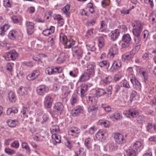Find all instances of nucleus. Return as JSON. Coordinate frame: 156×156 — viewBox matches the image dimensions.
Here are the masks:
<instances>
[{"mask_svg":"<svg viewBox=\"0 0 156 156\" xmlns=\"http://www.w3.org/2000/svg\"><path fill=\"white\" fill-rule=\"evenodd\" d=\"M54 27L51 26L49 28L46 29L42 32V34L45 36H48L54 33L55 32Z\"/></svg>","mask_w":156,"mask_h":156,"instance_id":"nucleus-16","label":"nucleus"},{"mask_svg":"<svg viewBox=\"0 0 156 156\" xmlns=\"http://www.w3.org/2000/svg\"><path fill=\"white\" fill-rule=\"evenodd\" d=\"M5 58L7 61L14 60L12 59V55L10 51L7 53L5 56Z\"/></svg>","mask_w":156,"mask_h":156,"instance_id":"nucleus-48","label":"nucleus"},{"mask_svg":"<svg viewBox=\"0 0 156 156\" xmlns=\"http://www.w3.org/2000/svg\"><path fill=\"white\" fill-rule=\"evenodd\" d=\"M99 66L101 67H105L106 68L108 69L110 66L109 62L107 60H103L99 62Z\"/></svg>","mask_w":156,"mask_h":156,"instance_id":"nucleus-36","label":"nucleus"},{"mask_svg":"<svg viewBox=\"0 0 156 156\" xmlns=\"http://www.w3.org/2000/svg\"><path fill=\"white\" fill-rule=\"evenodd\" d=\"M17 35V32L15 30L11 31L9 34L8 37L11 40H14L16 38Z\"/></svg>","mask_w":156,"mask_h":156,"instance_id":"nucleus-40","label":"nucleus"},{"mask_svg":"<svg viewBox=\"0 0 156 156\" xmlns=\"http://www.w3.org/2000/svg\"><path fill=\"white\" fill-rule=\"evenodd\" d=\"M118 51L117 48L115 47L111 48L109 50V54L110 55L111 58H113L114 55L118 53Z\"/></svg>","mask_w":156,"mask_h":156,"instance_id":"nucleus-31","label":"nucleus"},{"mask_svg":"<svg viewBox=\"0 0 156 156\" xmlns=\"http://www.w3.org/2000/svg\"><path fill=\"white\" fill-rule=\"evenodd\" d=\"M145 117L143 115H140L138 116L136 118L137 122L141 125L145 123Z\"/></svg>","mask_w":156,"mask_h":156,"instance_id":"nucleus-35","label":"nucleus"},{"mask_svg":"<svg viewBox=\"0 0 156 156\" xmlns=\"http://www.w3.org/2000/svg\"><path fill=\"white\" fill-rule=\"evenodd\" d=\"M122 67V64L120 62L115 61L112 64L111 67L110 69V70L112 72H114L118 70Z\"/></svg>","mask_w":156,"mask_h":156,"instance_id":"nucleus-10","label":"nucleus"},{"mask_svg":"<svg viewBox=\"0 0 156 156\" xmlns=\"http://www.w3.org/2000/svg\"><path fill=\"white\" fill-rule=\"evenodd\" d=\"M70 7V5H67L62 9V11L63 12V13L65 14L67 17L69 16L70 15V13L69 11Z\"/></svg>","mask_w":156,"mask_h":156,"instance_id":"nucleus-29","label":"nucleus"},{"mask_svg":"<svg viewBox=\"0 0 156 156\" xmlns=\"http://www.w3.org/2000/svg\"><path fill=\"white\" fill-rule=\"evenodd\" d=\"M122 77V76L121 75L116 74L114 76V79L115 81H118L121 79Z\"/></svg>","mask_w":156,"mask_h":156,"instance_id":"nucleus-57","label":"nucleus"},{"mask_svg":"<svg viewBox=\"0 0 156 156\" xmlns=\"http://www.w3.org/2000/svg\"><path fill=\"white\" fill-rule=\"evenodd\" d=\"M28 108L27 107H23L21 112L22 114H25L26 113H28Z\"/></svg>","mask_w":156,"mask_h":156,"instance_id":"nucleus-64","label":"nucleus"},{"mask_svg":"<svg viewBox=\"0 0 156 156\" xmlns=\"http://www.w3.org/2000/svg\"><path fill=\"white\" fill-rule=\"evenodd\" d=\"M98 124H103L105 127H108L109 126V122L108 121L105 122L102 120H99L98 122Z\"/></svg>","mask_w":156,"mask_h":156,"instance_id":"nucleus-54","label":"nucleus"},{"mask_svg":"<svg viewBox=\"0 0 156 156\" xmlns=\"http://www.w3.org/2000/svg\"><path fill=\"white\" fill-rule=\"evenodd\" d=\"M80 132L79 129L76 127H74L70 129L68 131V133L69 135L73 136L74 134L79 133Z\"/></svg>","mask_w":156,"mask_h":156,"instance_id":"nucleus-22","label":"nucleus"},{"mask_svg":"<svg viewBox=\"0 0 156 156\" xmlns=\"http://www.w3.org/2000/svg\"><path fill=\"white\" fill-rule=\"evenodd\" d=\"M95 67V64L94 63L89 64L87 65L86 72L90 76L94 75V67Z\"/></svg>","mask_w":156,"mask_h":156,"instance_id":"nucleus-14","label":"nucleus"},{"mask_svg":"<svg viewBox=\"0 0 156 156\" xmlns=\"http://www.w3.org/2000/svg\"><path fill=\"white\" fill-rule=\"evenodd\" d=\"M63 106L61 103H57L55 104L54 106V111L57 112L61 114L63 111Z\"/></svg>","mask_w":156,"mask_h":156,"instance_id":"nucleus-15","label":"nucleus"},{"mask_svg":"<svg viewBox=\"0 0 156 156\" xmlns=\"http://www.w3.org/2000/svg\"><path fill=\"white\" fill-rule=\"evenodd\" d=\"M139 73L142 78L143 79L144 82H146L148 81V75L147 72L144 68H141L139 70Z\"/></svg>","mask_w":156,"mask_h":156,"instance_id":"nucleus-13","label":"nucleus"},{"mask_svg":"<svg viewBox=\"0 0 156 156\" xmlns=\"http://www.w3.org/2000/svg\"><path fill=\"white\" fill-rule=\"evenodd\" d=\"M149 20H151V22L154 24L156 23V11H154L151 13Z\"/></svg>","mask_w":156,"mask_h":156,"instance_id":"nucleus-33","label":"nucleus"},{"mask_svg":"<svg viewBox=\"0 0 156 156\" xmlns=\"http://www.w3.org/2000/svg\"><path fill=\"white\" fill-rule=\"evenodd\" d=\"M96 21V19H93L90 21H89L87 23L86 25L87 26H92L94 25Z\"/></svg>","mask_w":156,"mask_h":156,"instance_id":"nucleus-60","label":"nucleus"},{"mask_svg":"<svg viewBox=\"0 0 156 156\" xmlns=\"http://www.w3.org/2000/svg\"><path fill=\"white\" fill-rule=\"evenodd\" d=\"M13 64H11L10 63H8L7 64L6 66V69L7 70V71L11 75H12V73L13 71Z\"/></svg>","mask_w":156,"mask_h":156,"instance_id":"nucleus-44","label":"nucleus"},{"mask_svg":"<svg viewBox=\"0 0 156 156\" xmlns=\"http://www.w3.org/2000/svg\"><path fill=\"white\" fill-rule=\"evenodd\" d=\"M79 101L78 95L75 94H73L71 97L70 99V103L72 105H74L77 104Z\"/></svg>","mask_w":156,"mask_h":156,"instance_id":"nucleus-17","label":"nucleus"},{"mask_svg":"<svg viewBox=\"0 0 156 156\" xmlns=\"http://www.w3.org/2000/svg\"><path fill=\"white\" fill-rule=\"evenodd\" d=\"M48 90V87L44 85H42L37 87L36 88L37 94L39 95L43 96Z\"/></svg>","mask_w":156,"mask_h":156,"instance_id":"nucleus-4","label":"nucleus"},{"mask_svg":"<svg viewBox=\"0 0 156 156\" xmlns=\"http://www.w3.org/2000/svg\"><path fill=\"white\" fill-rule=\"evenodd\" d=\"M22 147L23 148H24L26 150V152L27 153L30 154V149L27 143L26 142L22 143Z\"/></svg>","mask_w":156,"mask_h":156,"instance_id":"nucleus-41","label":"nucleus"},{"mask_svg":"<svg viewBox=\"0 0 156 156\" xmlns=\"http://www.w3.org/2000/svg\"><path fill=\"white\" fill-rule=\"evenodd\" d=\"M83 110V107L78 105L72 110L71 114L73 116H76L82 113Z\"/></svg>","mask_w":156,"mask_h":156,"instance_id":"nucleus-7","label":"nucleus"},{"mask_svg":"<svg viewBox=\"0 0 156 156\" xmlns=\"http://www.w3.org/2000/svg\"><path fill=\"white\" fill-rule=\"evenodd\" d=\"M52 69V66L46 68L45 71L46 73L48 75H51Z\"/></svg>","mask_w":156,"mask_h":156,"instance_id":"nucleus-62","label":"nucleus"},{"mask_svg":"<svg viewBox=\"0 0 156 156\" xmlns=\"http://www.w3.org/2000/svg\"><path fill=\"white\" fill-rule=\"evenodd\" d=\"M73 55L74 56L78 59L80 58L82 56L83 52L81 49L77 47H74L72 48Z\"/></svg>","mask_w":156,"mask_h":156,"instance_id":"nucleus-6","label":"nucleus"},{"mask_svg":"<svg viewBox=\"0 0 156 156\" xmlns=\"http://www.w3.org/2000/svg\"><path fill=\"white\" fill-rule=\"evenodd\" d=\"M152 55L149 53L144 54L142 56V58L144 59L148 60L151 59L152 58Z\"/></svg>","mask_w":156,"mask_h":156,"instance_id":"nucleus-46","label":"nucleus"},{"mask_svg":"<svg viewBox=\"0 0 156 156\" xmlns=\"http://www.w3.org/2000/svg\"><path fill=\"white\" fill-rule=\"evenodd\" d=\"M18 94L20 96H24L27 94V91L25 87H20L17 90Z\"/></svg>","mask_w":156,"mask_h":156,"instance_id":"nucleus-28","label":"nucleus"},{"mask_svg":"<svg viewBox=\"0 0 156 156\" xmlns=\"http://www.w3.org/2000/svg\"><path fill=\"white\" fill-rule=\"evenodd\" d=\"M88 109V111L90 112L93 111H96L98 109V108L94 106H89Z\"/></svg>","mask_w":156,"mask_h":156,"instance_id":"nucleus-55","label":"nucleus"},{"mask_svg":"<svg viewBox=\"0 0 156 156\" xmlns=\"http://www.w3.org/2000/svg\"><path fill=\"white\" fill-rule=\"evenodd\" d=\"M86 46L88 50L94 51L95 50V48L94 45L88 44H86Z\"/></svg>","mask_w":156,"mask_h":156,"instance_id":"nucleus-50","label":"nucleus"},{"mask_svg":"<svg viewBox=\"0 0 156 156\" xmlns=\"http://www.w3.org/2000/svg\"><path fill=\"white\" fill-rule=\"evenodd\" d=\"M34 24L31 22L27 21L25 25L28 34L31 35L34 32Z\"/></svg>","mask_w":156,"mask_h":156,"instance_id":"nucleus-8","label":"nucleus"},{"mask_svg":"<svg viewBox=\"0 0 156 156\" xmlns=\"http://www.w3.org/2000/svg\"><path fill=\"white\" fill-rule=\"evenodd\" d=\"M40 73L39 70H35L32 73L29 74L27 77V79L29 80H33L36 79L40 75Z\"/></svg>","mask_w":156,"mask_h":156,"instance_id":"nucleus-9","label":"nucleus"},{"mask_svg":"<svg viewBox=\"0 0 156 156\" xmlns=\"http://www.w3.org/2000/svg\"><path fill=\"white\" fill-rule=\"evenodd\" d=\"M135 42L136 44H140L141 39L140 36H136L134 38Z\"/></svg>","mask_w":156,"mask_h":156,"instance_id":"nucleus-59","label":"nucleus"},{"mask_svg":"<svg viewBox=\"0 0 156 156\" xmlns=\"http://www.w3.org/2000/svg\"><path fill=\"white\" fill-rule=\"evenodd\" d=\"M113 137L115 141L118 144H122L126 142V139L122 134L119 133H113Z\"/></svg>","mask_w":156,"mask_h":156,"instance_id":"nucleus-3","label":"nucleus"},{"mask_svg":"<svg viewBox=\"0 0 156 156\" xmlns=\"http://www.w3.org/2000/svg\"><path fill=\"white\" fill-rule=\"evenodd\" d=\"M126 115V116L130 118L131 117H136L138 115V112L136 111H129L126 113H125Z\"/></svg>","mask_w":156,"mask_h":156,"instance_id":"nucleus-26","label":"nucleus"},{"mask_svg":"<svg viewBox=\"0 0 156 156\" xmlns=\"http://www.w3.org/2000/svg\"><path fill=\"white\" fill-rule=\"evenodd\" d=\"M90 76L87 73L85 72V73L81 76L79 80L80 81H83L88 80Z\"/></svg>","mask_w":156,"mask_h":156,"instance_id":"nucleus-38","label":"nucleus"},{"mask_svg":"<svg viewBox=\"0 0 156 156\" xmlns=\"http://www.w3.org/2000/svg\"><path fill=\"white\" fill-rule=\"evenodd\" d=\"M65 54L62 53L59 55L57 59V62L60 64L63 62L65 61Z\"/></svg>","mask_w":156,"mask_h":156,"instance_id":"nucleus-37","label":"nucleus"},{"mask_svg":"<svg viewBox=\"0 0 156 156\" xmlns=\"http://www.w3.org/2000/svg\"><path fill=\"white\" fill-rule=\"evenodd\" d=\"M107 93L105 90L102 88H98L96 90V94L97 96L100 97Z\"/></svg>","mask_w":156,"mask_h":156,"instance_id":"nucleus-34","label":"nucleus"},{"mask_svg":"<svg viewBox=\"0 0 156 156\" xmlns=\"http://www.w3.org/2000/svg\"><path fill=\"white\" fill-rule=\"evenodd\" d=\"M12 55V59L15 60L18 56V54L15 50H12L10 51Z\"/></svg>","mask_w":156,"mask_h":156,"instance_id":"nucleus-49","label":"nucleus"},{"mask_svg":"<svg viewBox=\"0 0 156 156\" xmlns=\"http://www.w3.org/2000/svg\"><path fill=\"white\" fill-rule=\"evenodd\" d=\"M143 34L144 35L143 39L144 41H146L149 35V32L147 30H145L143 32Z\"/></svg>","mask_w":156,"mask_h":156,"instance_id":"nucleus-52","label":"nucleus"},{"mask_svg":"<svg viewBox=\"0 0 156 156\" xmlns=\"http://www.w3.org/2000/svg\"><path fill=\"white\" fill-rule=\"evenodd\" d=\"M136 150H134L132 148H130L126 151L127 156H136Z\"/></svg>","mask_w":156,"mask_h":156,"instance_id":"nucleus-32","label":"nucleus"},{"mask_svg":"<svg viewBox=\"0 0 156 156\" xmlns=\"http://www.w3.org/2000/svg\"><path fill=\"white\" fill-rule=\"evenodd\" d=\"M93 99L94 98L93 97L89 96L87 98V101L88 103L91 104L93 103Z\"/></svg>","mask_w":156,"mask_h":156,"instance_id":"nucleus-61","label":"nucleus"},{"mask_svg":"<svg viewBox=\"0 0 156 156\" xmlns=\"http://www.w3.org/2000/svg\"><path fill=\"white\" fill-rule=\"evenodd\" d=\"M97 138H100L105 139L108 137V134L106 130L100 129L95 135Z\"/></svg>","mask_w":156,"mask_h":156,"instance_id":"nucleus-11","label":"nucleus"},{"mask_svg":"<svg viewBox=\"0 0 156 156\" xmlns=\"http://www.w3.org/2000/svg\"><path fill=\"white\" fill-rule=\"evenodd\" d=\"M134 54L132 52H130L129 53H126L122 55V60H129L132 59L134 57Z\"/></svg>","mask_w":156,"mask_h":156,"instance_id":"nucleus-20","label":"nucleus"},{"mask_svg":"<svg viewBox=\"0 0 156 156\" xmlns=\"http://www.w3.org/2000/svg\"><path fill=\"white\" fill-rule=\"evenodd\" d=\"M55 39V35H52L48 39V42L51 45H53L54 44V41Z\"/></svg>","mask_w":156,"mask_h":156,"instance_id":"nucleus-45","label":"nucleus"},{"mask_svg":"<svg viewBox=\"0 0 156 156\" xmlns=\"http://www.w3.org/2000/svg\"><path fill=\"white\" fill-rule=\"evenodd\" d=\"M98 46L99 48H102L105 45V41L104 37H100L98 38Z\"/></svg>","mask_w":156,"mask_h":156,"instance_id":"nucleus-25","label":"nucleus"},{"mask_svg":"<svg viewBox=\"0 0 156 156\" xmlns=\"http://www.w3.org/2000/svg\"><path fill=\"white\" fill-rule=\"evenodd\" d=\"M132 26L133 28L132 30L133 35L135 36H140L144 27L143 23L139 21H136L132 23Z\"/></svg>","mask_w":156,"mask_h":156,"instance_id":"nucleus-1","label":"nucleus"},{"mask_svg":"<svg viewBox=\"0 0 156 156\" xmlns=\"http://www.w3.org/2000/svg\"><path fill=\"white\" fill-rule=\"evenodd\" d=\"M11 146L16 148H17L19 146V142L17 140H15L11 144Z\"/></svg>","mask_w":156,"mask_h":156,"instance_id":"nucleus-53","label":"nucleus"},{"mask_svg":"<svg viewBox=\"0 0 156 156\" xmlns=\"http://www.w3.org/2000/svg\"><path fill=\"white\" fill-rule=\"evenodd\" d=\"M129 78L130 79V81L133 85H135L137 88L139 89L141 87V85L139 81L136 78L135 76L133 74H131L129 76Z\"/></svg>","mask_w":156,"mask_h":156,"instance_id":"nucleus-12","label":"nucleus"},{"mask_svg":"<svg viewBox=\"0 0 156 156\" xmlns=\"http://www.w3.org/2000/svg\"><path fill=\"white\" fill-rule=\"evenodd\" d=\"M109 0H103L101 2V5L103 7H105L108 5Z\"/></svg>","mask_w":156,"mask_h":156,"instance_id":"nucleus-56","label":"nucleus"},{"mask_svg":"<svg viewBox=\"0 0 156 156\" xmlns=\"http://www.w3.org/2000/svg\"><path fill=\"white\" fill-rule=\"evenodd\" d=\"M9 101L12 103H15L16 100V98L14 93L11 91L9 94Z\"/></svg>","mask_w":156,"mask_h":156,"instance_id":"nucleus-30","label":"nucleus"},{"mask_svg":"<svg viewBox=\"0 0 156 156\" xmlns=\"http://www.w3.org/2000/svg\"><path fill=\"white\" fill-rule=\"evenodd\" d=\"M52 68L51 75L55 74L57 73H61L62 70V68L59 66H52Z\"/></svg>","mask_w":156,"mask_h":156,"instance_id":"nucleus-24","label":"nucleus"},{"mask_svg":"<svg viewBox=\"0 0 156 156\" xmlns=\"http://www.w3.org/2000/svg\"><path fill=\"white\" fill-rule=\"evenodd\" d=\"M122 41L127 44L130 43L131 41V38L130 35L128 34H124L122 36Z\"/></svg>","mask_w":156,"mask_h":156,"instance_id":"nucleus-23","label":"nucleus"},{"mask_svg":"<svg viewBox=\"0 0 156 156\" xmlns=\"http://www.w3.org/2000/svg\"><path fill=\"white\" fill-rule=\"evenodd\" d=\"M103 81L105 84H109L112 81V79L110 76L106 77L103 80Z\"/></svg>","mask_w":156,"mask_h":156,"instance_id":"nucleus-51","label":"nucleus"},{"mask_svg":"<svg viewBox=\"0 0 156 156\" xmlns=\"http://www.w3.org/2000/svg\"><path fill=\"white\" fill-rule=\"evenodd\" d=\"M60 40L61 42L63 44H65L66 48H69L73 45L75 42L72 39H70L69 41H67V37L63 34H60Z\"/></svg>","mask_w":156,"mask_h":156,"instance_id":"nucleus-2","label":"nucleus"},{"mask_svg":"<svg viewBox=\"0 0 156 156\" xmlns=\"http://www.w3.org/2000/svg\"><path fill=\"white\" fill-rule=\"evenodd\" d=\"M80 88L81 96L83 98L86 95L85 92L87 90L88 86L86 84H83L81 85Z\"/></svg>","mask_w":156,"mask_h":156,"instance_id":"nucleus-19","label":"nucleus"},{"mask_svg":"<svg viewBox=\"0 0 156 156\" xmlns=\"http://www.w3.org/2000/svg\"><path fill=\"white\" fill-rule=\"evenodd\" d=\"M44 41L42 40H38L35 42V44L37 46H42L44 43Z\"/></svg>","mask_w":156,"mask_h":156,"instance_id":"nucleus-58","label":"nucleus"},{"mask_svg":"<svg viewBox=\"0 0 156 156\" xmlns=\"http://www.w3.org/2000/svg\"><path fill=\"white\" fill-rule=\"evenodd\" d=\"M6 123L8 126L13 128L16 126L18 123V122L16 120L9 119L6 121Z\"/></svg>","mask_w":156,"mask_h":156,"instance_id":"nucleus-21","label":"nucleus"},{"mask_svg":"<svg viewBox=\"0 0 156 156\" xmlns=\"http://www.w3.org/2000/svg\"><path fill=\"white\" fill-rule=\"evenodd\" d=\"M52 138L54 139L55 141V143L54 142V141H53V144L55 145H56L57 144L61 142V138L60 136L58 134L56 136H53Z\"/></svg>","mask_w":156,"mask_h":156,"instance_id":"nucleus-42","label":"nucleus"},{"mask_svg":"<svg viewBox=\"0 0 156 156\" xmlns=\"http://www.w3.org/2000/svg\"><path fill=\"white\" fill-rule=\"evenodd\" d=\"M96 129L94 126L91 127L89 129V133L91 134H93L94 133Z\"/></svg>","mask_w":156,"mask_h":156,"instance_id":"nucleus-63","label":"nucleus"},{"mask_svg":"<svg viewBox=\"0 0 156 156\" xmlns=\"http://www.w3.org/2000/svg\"><path fill=\"white\" fill-rule=\"evenodd\" d=\"M126 115V116L130 118L131 117H136L138 115V112L136 111H129L126 113H125Z\"/></svg>","mask_w":156,"mask_h":156,"instance_id":"nucleus-27","label":"nucleus"},{"mask_svg":"<svg viewBox=\"0 0 156 156\" xmlns=\"http://www.w3.org/2000/svg\"><path fill=\"white\" fill-rule=\"evenodd\" d=\"M120 32L118 29H115L112 31L109 35L113 41L115 40L119 35Z\"/></svg>","mask_w":156,"mask_h":156,"instance_id":"nucleus-18","label":"nucleus"},{"mask_svg":"<svg viewBox=\"0 0 156 156\" xmlns=\"http://www.w3.org/2000/svg\"><path fill=\"white\" fill-rule=\"evenodd\" d=\"M5 152L8 154L12 155L16 153L15 151L9 148H6L5 149Z\"/></svg>","mask_w":156,"mask_h":156,"instance_id":"nucleus-47","label":"nucleus"},{"mask_svg":"<svg viewBox=\"0 0 156 156\" xmlns=\"http://www.w3.org/2000/svg\"><path fill=\"white\" fill-rule=\"evenodd\" d=\"M53 99L49 95H47L44 100V106L47 108H50L53 102Z\"/></svg>","mask_w":156,"mask_h":156,"instance_id":"nucleus-5","label":"nucleus"},{"mask_svg":"<svg viewBox=\"0 0 156 156\" xmlns=\"http://www.w3.org/2000/svg\"><path fill=\"white\" fill-rule=\"evenodd\" d=\"M84 145L88 149L91 147V140L90 138H88L85 140Z\"/></svg>","mask_w":156,"mask_h":156,"instance_id":"nucleus-43","label":"nucleus"},{"mask_svg":"<svg viewBox=\"0 0 156 156\" xmlns=\"http://www.w3.org/2000/svg\"><path fill=\"white\" fill-rule=\"evenodd\" d=\"M142 144L140 141H136L135 143L132 146L130 147V148H132L134 150H136L137 151L138 149L141 146Z\"/></svg>","mask_w":156,"mask_h":156,"instance_id":"nucleus-39","label":"nucleus"}]
</instances>
